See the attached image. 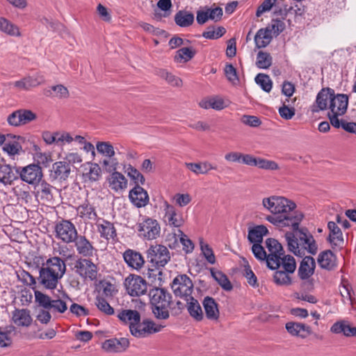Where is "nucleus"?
<instances>
[{"label":"nucleus","instance_id":"nucleus-1","mask_svg":"<svg viewBox=\"0 0 356 356\" xmlns=\"http://www.w3.org/2000/svg\"><path fill=\"white\" fill-rule=\"evenodd\" d=\"M263 208L272 215L266 220L278 227H291L293 232L285 234L289 249L300 257L306 253L316 254L318 247L313 236L307 229H298L304 218L303 213L296 210V204L283 196L271 195L264 197L261 201Z\"/></svg>","mask_w":356,"mask_h":356},{"label":"nucleus","instance_id":"nucleus-2","mask_svg":"<svg viewBox=\"0 0 356 356\" xmlns=\"http://www.w3.org/2000/svg\"><path fill=\"white\" fill-rule=\"evenodd\" d=\"M66 270L65 261L54 257L47 260L40 269L39 283L45 289H54Z\"/></svg>","mask_w":356,"mask_h":356},{"label":"nucleus","instance_id":"nucleus-3","mask_svg":"<svg viewBox=\"0 0 356 356\" xmlns=\"http://www.w3.org/2000/svg\"><path fill=\"white\" fill-rule=\"evenodd\" d=\"M152 310L158 319H167L170 316L169 308L172 302L171 294L161 288L152 289L149 292Z\"/></svg>","mask_w":356,"mask_h":356},{"label":"nucleus","instance_id":"nucleus-4","mask_svg":"<svg viewBox=\"0 0 356 356\" xmlns=\"http://www.w3.org/2000/svg\"><path fill=\"white\" fill-rule=\"evenodd\" d=\"M348 97L345 94L332 95L329 104L328 118L333 127H339V116L343 115L347 111Z\"/></svg>","mask_w":356,"mask_h":356},{"label":"nucleus","instance_id":"nucleus-5","mask_svg":"<svg viewBox=\"0 0 356 356\" xmlns=\"http://www.w3.org/2000/svg\"><path fill=\"white\" fill-rule=\"evenodd\" d=\"M74 243L78 253L83 257H90L95 250L91 243L82 235H79L73 223L68 220V243Z\"/></svg>","mask_w":356,"mask_h":356},{"label":"nucleus","instance_id":"nucleus-6","mask_svg":"<svg viewBox=\"0 0 356 356\" xmlns=\"http://www.w3.org/2000/svg\"><path fill=\"white\" fill-rule=\"evenodd\" d=\"M283 270H277L275 271L273 279L274 282L278 285H289L291 284V279L289 276L290 273H293L296 268V263L295 259L291 256H284L281 261L280 268Z\"/></svg>","mask_w":356,"mask_h":356},{"label":"nucleus","instance_id":"nucleus-7","mask_svg":"<svg viewBox=\"0 0 356 356\" xmlns=\"http://www.w3.org/2000/svg\"><path fill=\"white\" fill-rule=\"evenodd\" d=\"M147 258L152 266L159 268L164 267L170 260V253L163 245H152L147 250Z\"/></svg>","mask_w":356,"mask_h":356},{"label":"nucleus","instance_id":"nucleus-8","mask_svg":"<svg viewBox=\"0 0 356 356\" xmlns=\"http://www.w3.org/2000/svg\"><path fill=\"white\" fill-rule=\"evenodd\" d=\"M266 248L268 250L267 257V266L272 270H275L281 266V261L285 256L282 245L274 238H268L266 241Z\"/></svg>","mask_w":356,"mask_h":356},{"label":"nucleus","instance_id":"nucleus-9","mask_svg":"<svg viewBox=\"0 0 356 356\" xmlns=\"http://www.w3.org/2000/svg\"><path fill=\"white\" fill-rule=\"evenodd\" d=\"M70 266L72 270L84 279L95 280L97 279V267L90 260L80 259L74 263H70Z\"/></svg>","mask_w":356,"mask_h":356},{"label":"nucleus","instance_id":"nucleus-10","mask_svg":"<svg viewBox=\"0 0 356 356\" xmlns=\"http://www.w3.org/2000/svg\"><path fill=\"white\" fill-rule=\"evenodd\" d=\"M164 326L156 325L152 321L143 320L132 325L131 334L137 338H145L150 334L160 332Z\"/></svg>","mask_w":356,"mask_h":356},{"label":"nucleus","instance_id":"nucleus-11","mask_svg":"<svg viewBox=\"0 0 356 356\" xmlns=\"http://www.w3.org/2000/svg\"><path fill=\"white\" fill-rule=\"evenodd\" d=\"M124 284L127 293L133 297L143 296L147 291V282L139 275H129L125 279Z\"/></svg>","mask_w":356,"mask_h":356},{"label":"nucleus","instance_id":"nucleus-12","mask_svg":"<svg viewBox=\"0 0 356 356\" xmlns=\"http://www.w3.org/2000/svg\"><path fill=\"white\" fill-rule=\"evenodd\" d=\"M171 287L176 296L187 299L191 296L193 284L186 275H179L173 280Z\"/></svg>","mask_w":356,"mask_h":356},{"label":"nucleus","instance_id":"nucleus-13","mask_svg":"<svg viewBox=\"0 0 356 356\" xmlns=\"http://www.w3.org/2000/svg\"><path fill=\"white\" fill-rule=\"evenodd\" d=\"M21 179L29 184L38 183L42 177V169L37 164H30L17 170Z\"/></svg>","mask_w":356,"mask_h":356},{"label":"nucleus","instance_id":"nucleus-14","mask_svg":"<svg viewBox=\"0 0 356 356\" xmlns=\"http://www.w3.org/2000/svg\"><path fill=\"white\" fill-rule=\"evenodd\" d=\"M138 230L141 236L152 240L159 236L161 227L156 220L147 218L138 224Z\"/></svg>","mask_w":356,"mask_h":356},{"label":"nucleus","instance_id":"nucleus-15","mask_svg":"<svg viewBox=\"0 0 356 356\" xmlns=\"http://www.w3.org/2000/svg\"><path fill=\"white\" fill-rule=\"evenodd\" d=\"M163 208L165 221L169 226L180 227L184 225V220L182 214L178 212L174 206L165 201Z\"/></svg>","mask_w":356,"mask_h":356},{"label":"nucleus","instance_id":"nucleus-16","mask_svg":"<svg viewBox=\"0 0 356 356\" xmlns=\"http://www.w3.org/2000/svg\"><path fill=\"white\" fill-rule=\"evenodd\" d=\"M81 149L86 152H90L93 156H95V147L91 143L87 142L81 136H73L68 134V151Z\"/></svg>","mask_w":356,"mask_h":356},{"label":"nucleus","instance_id":"nucleus-17","mask_svg":"<svg viewBox=\"0 0 356 356\" xmlns=\"http://www.w3.org/2000/svg\"><path fill=\"white\" fill-rule=\"evenodd\" d=\"M81 176L85 181L94 182L102 177V169L100 166L92 162H86L81 165Z\"/></svg>","mask_w":356,"mask_h":356},{"label":"nucleus","instance_id":"nucleus-18","mask_svg":"<svg viewBox=\"0 0 356 356\" xmlns=\"http://www.w3.org/2000/svg\"><path fill=\"white\" fill-rule=\"evenodd\" d=\"M129 198L137 208L145 207L149 201L147 192L140 186H136L129 191Z\"/></svg>","mask_w":356,"mask_h":356},{"label":"nucleus","instance_id":"nucleus-19","mask_svg":"<svg viewBox=\"0 0 356 356\" xmlns=\"http://www.w3.org/2000/svg\"><path fill=\"white\" fill-rule=\"evenodd\" d=\"M95 225L100 237L107 241L114 240L117 237V231L113 223L106 220L99 218Z\"/></svg>","mask_w":356,"mask_h":356},{"label":"nucleus","instance_id":"nucleus-20","mask_svg":"<svg viewBox=\"0 0 356 356\" xmlns=\"http://www.w3.org/2000/svg\"><path fill=\"white\" fill-rule=\"evenodd\" d=\"M129 346V341L127 338H112L106 340L102 344V348L108 353L124 352Z\"/></svg>","mask_w":356,"mask_h":356},{"label":"nucleus","instance_id":"nucleus-21","mask_svg":"<svg viewBox=\"0 0 356 356\" xmlns=\"http://www.w3.org/2000/svg\"><path fill=\"white\" fill-rule=\"evenodd\" d=\"M44 82V78L42 75L35 74L22 78L20 80L13 83L15 88L19 90H29L33 88L37 87Z\"/></svg>","mask_w":356,"mask_h":356},{"label":"nucleus","instance_id":"nucleus-22","mask_svg":"<svg viewBox=\"0 0 356 356\" xmlns=\"http://www.w3.org/2000/svg\"><path fill=\"white\" fill-rule=\"evenodd\" d=\"M123 258L129 267L137 270H140L145 264L142 254L134 250H127L123 253Z\"/></svg>","mask_w":356,"mask_h":356},{"label":"nucleus","instance_id":"nucleus-23","mask_svg":"<svg viewBox=\"0 0 356 356\" xmlns=\"http://www.w3.org/2000/svg\"><path fill=\"white\" fill-rule=\"evenodd\" d=\"M316 268L314 259L311 256H305L301 261L298 270L299 277L302 280H307L314 275Z\"/></svg>","mask_w":356,"mask_h":356},{"label":"nucleus","instance_id":"nucleus-24","mask_svg":"<svg viewBox=\"0 0 356 356\" xmlns=\"http://www.w3.org/2000/svg\"><path fill=\"white\" fill-rule=\"evenodd\" d=\"M285 327L291 335L301 339H305L312 334L311 327L301 323L288 322Z\"/></svg>","mask_w":356,"mask_h":356},{"label":"nucleus","instance_id":"nucleus-25","mask_svg":"<svg viewBox=\"0 0 356 356\" xmlns=\"http://www.w3.org/2000/svg\"><path fill=\"white\" fill-rule=\"evenodd\" d=\"M317 262L321 268L332 270L337 266V257L331 250H327L318 254Z\"/></svg>","mask_w":356,"mask_h":356},{"label":"nucleus","instance_id":"nucleus-26","mask_svg":"<svg viewBox=\"0 0 356 356\" xmlns=\"http://www.w3.org/2000/svg\"><path fill=\"white\" fill-rule=\"evenodd\" d=\"M332 95H334V90L329 88L321 90L317 94L316 99L317 108H314L312 111L318 112L329 108L327 102H329L330 103V99L332 97Z\"/></svg>","mask_w":356,"mask_h":356},{"label":"nucleus","instance_id":"nucleus-27","mask_svg":"<svg viewBox=\"0 0 356 356\" xmlns=\"http://www.w3.org/2000/svg\"><path fill=\"white\" fill-rule=\"evenodd\" d=\"M109 187L114 191L124 190L127 186V179L120 172L114 170L108 179Z\"/></svg>","mask_w":356,"mask_h":356},{"label":"nucleus","instance_id":"nucleus-28","mask_svg":"<svg viewBox=\"0 0 356 356\" xmlns=\"http://www.w3.org/2000/svg\"><path fill=\"white\" fill-rule=\"evenodd\" d=\"M117 317L124 323L129 324V330L132 325L140 321V314L137 310L121 309L118 312Z\"/></svg>","mask_w":356,"mask_h":356},{"label":"nucleus","instance_id":"nucleus-29","mask_svg":"<svg viewBox=\"0 0 356 356\" xmlns=\"http://www.w3.org/2000/svg\"><path fill=\"white\" fill-rule=\"evenodd\" d=\"M332 332L335 334L343 333L347 337H356V327L352 326L345 321L334 323L330 328Z\"/></svg>","mask_w":356,"mask_h":356},{"label":"nucleus","instance_id":"nucleus-30","mask_svg":"<svg viewBox=\"0 0 356 356\" xmlns=\"http://www.w3.org/2000/svg\"><path fill=\"white\" fill-rule=\"evenodd\" d=\"M202 304L207 318L211 321H217L219 318V310L215 300L211 297L207 296Z\"/></svg>","mask_w":356,"mask_h":356},{"label":"nucleus","instance_id":"nucleus-31","mask_svg":"<svg viewBox=\"0 0 356 356\" xmlns=\"http://www.w3.org/2000/svg\"><path fill=\"white\" fill-rule=\"evenodd\" d=\"M42 137L47 145L55 143L62 147L65 145V141H67V135L65 133L44 131L42 134Z\"/></svg>","mask_w":356,"mask_h":356},{"label":"nucleus","instance_id":"nucleus-32","mask_svg":"<svg viewBox=\"0 0 356 356\" xmlns=\"http://www.w3.org/2000/svg\"><path fill=\"white\" fill-rule=\"evenodd\" d=\"M186 168L195 175H207L211 170H216L217 167L209 161L200 163H186Z\"/></svg>","mask_w":356,"mask_h":356},{"label":"nucleus","instance_id":"nucleus-33","mask_svg":"<svg viewBox=\"0 0 356 356\" xmlns=\"http://www.w3.org/2000/svg\"><path fill=\"white\" fill-rule=\"evenodd\" d=\"M273 35L270 31V26H267L265 29H260L254 36L256 47L258 49L266 47L270 44Z\"/></svg>","mask_w":356,"mask_h":356},{"label":"nucleus","instance_id":"nucleus-34","mask_svg":"<svg viewBox=\"0 0 356 356\" xmlns=\"http://www.w3.org/2000/svg\"><path fill=\"white\" fill-rule=\"evenodd\" d=\"M13 321L18 326H29L32 322L30 311L26 309H15L13 313Z\"/></svg>","mask_w":356,"mask_h":356},{"label":"nucleus","instance_id":"nucleus-35","mask_svg":"<svg viewBox=\"0 0 356 356\" xmlns=\"http://www.w3.org/2000/svg\"><path fill=\"white\" fill-rule=\"evenodd\" d=\"M330 230L329 241L333 246H339L343 243V234L341 229L334 222L330 221L327 224Z\"/></svg>","mask_w":356,"mask_h":356},{"label":"nucleus","instance_id":"nucleus-36","mask_svg":"<svg viewBox=\"0 0 356 356\" xmlns=\"http://www.w3.org/2000/svg\"><path fill=\"white\" fill-rule=\"evenodd\" d=\"M196 51L193 47H183L175 52L174 61L177 63H185L191 60Z\"/></svg>","mask_w":356,"mask_h":356},{"label":"nucleus","instance_id":"nucleus-37","mask_svg":"<svg viewBox=\"0 0 356 356\" xmlns=\"http://www.w3.org/2000/svg\"><path fill=\"white\" fill-rule=\"evenodd\" d=\"M17 179V175L13 172L9 165L0 164V182L4 185H10Z\"/></svg>","mask_w":356,"mask_h":356},{"label":"nucleus","instance_id":"nucleus-38","mask_svg":"<svg viewBox=\"0 0 356 356\" xmlns=\"http://www.w3.org/2000/svg\"><path fill=\"white\" fill-rule=\"evenodd\" d=\"M268 229L264 225H257L248 232V240L252 243H260L264 236L268 234Z\"/></svg>","mask_w":356,"mask_h":356},{"label":"nucleus","instance_id":"nucleus-39","mask_svg":"<svg viewBox=\"0 0 356 356\" xmlns=\"http://www.w3.org/2000/svg\"><path fill=\"white\" fill-rule=\"evenodd\" d=\"M0 31L10 36H21L19 27L5 17H0Z\"/></svg>","mask_w":356,"mask_h":356},{"label":"nucleus","instance_id":"nucleus-40","mask_svg":"<svg viewBox=\"0 0 356 356\" xmlns=\"http://www.w3.org/2000/svg\"><path fill=\"white\" fill-rule=\"evenodd\" d=\"M175 22L180 27H188L194 22L193 13L186 10H179L175 15Z\"/></svg>","mask_w":356,"mask_h":356},{"label":"nucleus","instance_id":"nucleus-41","mask_svg":"<svg viewBox=\"0 0 356 356\" xmlns=\"http://www.w3.org/2000/svg\"><path fill=\"white\" fill-rule=\"evenodd\" d=\"M210 272L212 277L224 290L229 291L232 289V285L225 274L214 268H210Z\"/></svg>","mask_w":356,"mask_h":356},{"label":"nucleus","instance_id":"nucleus-42","mask_svg":"<svg viewBox=\"0 0 356 356\" xmlns=\"http://www.w3.org/2000/svg\"><path fill=\"white\" fill-rule=\"evenodd\" d=\"M186 300H190V302H188V311L190 315L197 321L202 320L203 313L198 301L192 296H190Z\"/></svg>","mask_w":356,"mask_h":356},{"label":"nucleus","instance_id":"nucleus-43","mask_svg":"<svg viewBox=\"0 0 356 356\" xmlns=\"http://www.w3.org/2000/svg\"><path fill=\"white\" fill-rule=\"evenodd\" d=\"M273 62L270 54L266 51H259L257 56L256 65L260 69L269 68Z\"/></svg>","mask_w":356,"mask_h":356},{"label":"nucleus","instance_id":"nucleus-44","mask_svg":"<svg viewBox=\"0 0 356 356\" xmlns=\"http://www.w3.org/2000/svg\"><path fill=\"white\" fill-rule=\"evenodd\" d=\"M14 330L12 327L10 329L0 327V347L7 348L12 344L11 333Z\"/></svg>","mask_w":356,"mask_h":356},{"label":"nucleus","instance_id":"nucleus-45","mask_svg":"<svg viewBox=\"0 0 356 356\" xmlns=\"http://www.w3.org/2000/svg\"><path fill=\"white\" fill-rule=\"evenodd\" d=\"M98 309L106 315H113L115 312L114 309L102 297L97 296L95 302Z\"/></svg>","mask_w":356,"mask_h":356},{"label":"nucleus","instance_id":"nucleus-46","mask_svg":"<svg viewBox=\"0 0 356 356\" xmlns=\"http://www.w3.org/2000/svg\"><path fill=\"white\" fill-rule=\"evenodd\" d=\"M99 288L103 295L108 298L113 297L118 291L115 284L106 280L99 282Z\"/></svg>","mask_w":356,"mask_h":356},{"label":"nucleus","instance_id":"nucleus-47","mask_svg":"<svg viewBox=\"0 0 356 356\" xmlns=\"http://www.w3.org/2000/svg\"><path fill=\"white\" fill-rule=\"evenodd\" d=\"M127 175L136 184V186L143 185L145 183L144 176L135 168L129 165L127 169Z\"/></svg>","mask_w":356,"mask_h":356},{"label":"nucleus","instance_id":"nucleus-48","mask_svg":"<svg viewBox=\"0 0 356 356\" xmlns=\"http://www.w3.org/2000/svg\"><path fill=\"white\" fill-rule=\"evenodd\" d=\"M96 148L99 153L109 158L115 155L114 147L109 142H98L96 144Z\"/></svg>","mask_w":356,"mask_h":356},{"label":"nucleus","instance_id":"nucleus-49","mask_svg":"<svg viewBox=\"0 0 356 356\" xmlns=\"http://www.w3.org/2000/svg\"><path fill=\"white\" fill-rule=\"evenodd\" d=\"M255 82L265 92H269L272 89V81L268 75L265 74H257L255 77Z\"/></svg>","mask_w":356,"mask_h":356},{"label":"nucleus","instance_id":"nucleus-50","mask_svg":"<svg viewBox=\"0 0 356 356\" xmlns=\"http://www.w3.org/2000/svg\"><path fill=\"white\" fill-rule=\"evenodd\" d=\"M78 212L81 217L90 220L95 219L97 216L94 207L89 204H83L78 207Z\"/></svg>","mask_w":356,"mask_h":356},{"label":"nucleus","instance_id":"nucleus-51","mask_svg":"<svg viewBox=\"0 0 356 356\" xmlns=\"http://www.w3.org/2000/svg\"><path fill=\"white\" fill-rule=\"evenodd\" d=\"M255 167L267 170H276L280 168L275 161L261 157H257Z\"/></svg>","mask_w":356,"mask_h":356},{"label":"nucleus","instance_id":"nucleus-52","mask_svg":"<svg viewBox=\"0 0 356 356\" xmlns=\"http://www.w3.org/2000/svg\"><path fill=\"white\" fill-rule=\"evenodd\" d=\"M67 92V88L63 85H57L52 86L51 89L44 90V94L47 97H54L57 98H62Z\"/></svg>","mask_w":356,"mask_h":356},{"label":"nucleus","instance_id":"nucleus-53","mask_svg":"<svg viewBox=\"0 0 356 356\" xmlns=\"http://www.w3.org/2000/svg\"><path fill=\"white\" fill-rule=\"evenodd\" d=\"M200 245L202 253L207 261L211 264H214L216 263V257L211 248L207 243H205L203 239H200Z\"/></svg>","mask_w":356,"mask_h":356},{"label":"nucleus","instance_id":"nucleus-54","mask_svg":"<svg viewBox=\"0 0 356 356\" xmlns=\"http://www.w3.org/2000/svg\"><path fill=\"white\" fill-rule=\"evenodd\" d=\"M53 171L56 179L65 180L67 178V165L65 162L58 161L53 165Z\"/></svg>","mask_w":356,"mask_h":356},{"label":"nucleus","instance_id":"nucleus-55","mask_svg":"<svg viewBox=\"0 0 356 356\" xmlns=\"http://www.w3.org/2000/svg\"><path fill=\"white\" fill-rule=\"evenodd\" d=\"M3 150L8 153L10 156H15L19 154L22 150V146L18 142L6 143L3 147Z\"/></svg>","mask_w":356,"mask_h":356},{"label":"nucleus","instance_id":"nucleus-56","mask_svg":"<svg viewBox=\"0 0 356 356\" xmlns=\"http://www.w3.org/2000/svg\"><path fill=\"white\" fill-rule=\"evenodd\" d=\"M225 74L227 79L234 85L239 83L236 70L232 64H227L225 67Z\"/></svg>","mask_w":356,"mask_h":356},{"label":"nucleus","instance_id":"nucleus-57","mask_svg":"<svg viewBox=\"0 0 356 356\" xmlns=\"http://www.w3.org/2000/svg\"><path fill=\"white\" fill-rule=\"evenodd\" d=\"M270 26L271 34L279 35L285 29V23L280 19H272Z\"/></svg>","mask_w":356,"mask_h":356},{"label":"nucleus","instance_id":"nucleus-58","mask_svg":"<svg viewBox=\"0 0 356 356\" xmlns=\"http://www.w3.org/2000/svg\"><path fill=\"white\" fill-rule=\"evenodd\" d=\"M35 301L45 309H49L51 300L50 298L39 291H35Z\"/></svg>","mask_w":356,"mask_h":356},{"label":"nucleus","instance_id":"nucleus-59","mask_svg":"<svg viewBox=\"0 0 356 356\" xmlns=\"http://www.w3.org/2000/svg\"><path fill=\"white\" fill-rule=\"evenodd\" d=\"M80 150L68 151V165H72L76 168V165L81 166L83 161L82 156L79 153Z\"/></svg>","mask_w":356,"mask_h":356},{"label":"nucleus","instance_id":"nucleus-60","mask_svg":"<svg viewBox=\"0 0 356 356\" xmlns=\"http://www.w3.org/2000/svg\"><path fill=\"white\" fill-rule=\"evenodd\" d=\"M20 113L22 125L28 124L37 118V115L31 110L19 109Z\"/></svg>","mask_w":356,"mask_h":356},{"label":"nucleus","instance_id":"nucleus-61","mask_svg":"<svg viewBox=\"0 0 356 356\" xmlns=\"http://www.w3.org/2000/svg\"><path fill=\"white\" fill-rule=\"evenodd\" d=\"M277 0H264L257 8L256 15L260 17L264 13L268 12L275 6Z\"/></svg>","mask_w":356,"mask_h":356},{"label":"nucleus","instance_id":"nucleus-62","mask_svg":"<svg viewBox=\"0 0 356 356\" xmlns=\"http://www.w3.org/2000/svg\"><path fill=\"white\" fill-rule=\"evenodd\" d=\"M241 120L242 123L251 127H258L261 124V120L254 115H244Z\"/></svg>","mask_w":356,"mask_h":356},{"label":"nucleus","instance_id":"nucleus-63","mask_svg":"<svg viewBox=\"0 0 356 356\" xmlns=\"http://www.w3.org/2000/svg\"><path fill=\"white\" fill-rule=\"evenodd\" d=\"M252 252L254 257L261 261H264L267 262L268 255L264 248L260 245V243H254L252 247Z\"/></svg>","mask_w":356,"mask_h":356},{"label":"nucleus","instance_id":"nucleus-64","mask_svg":"<svg viewBox=\"0 0 356 356\" xmlns=\"http://www.w3.org/2000/svg\"><path fill=\"white\" fill-rule=\"evenodd\" d=\"M18 277L24 284L31 286L33 289V286L36 284V280L35 277L27 271L22 270L20 274L18 275Z\"/></svg>","mask_w":356,"mask_h":356}]
</instances>
